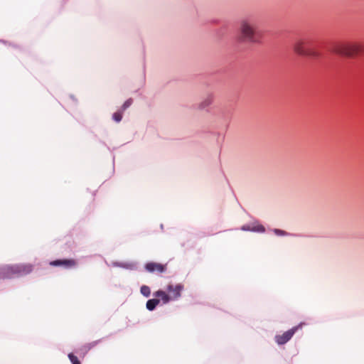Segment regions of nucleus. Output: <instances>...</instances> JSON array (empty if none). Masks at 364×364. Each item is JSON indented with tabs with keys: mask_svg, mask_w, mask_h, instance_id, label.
Instances as JSON below:
<instances>
[{
	"mask_svg": "<svg viewBox=\"0 0 364 364\" xmlns=\"http://www.w3.org/2000/svg\"><path fill=\"white\" fill-rule=\"evenodd\" d=\"M239 33L241 41L252 43L259 42V33L255 21L252 19H243L240 21Z\"/></svg>",
	"mask_w": 364,
	"mask_h": 364,
	"instance_id": "f257e3e1",
	"label": "nucleus"
},
{
	"mask_svg": "<svg viewBox=\"0 0 364 364\" xmlns=\"http://www.w3.org/2000/svg\"><path fill=\"white\" fill-rule=\"evenodd\" d=\"M112 118L117 122H119L122 118V113L121 112H117L113 114Z\"/></svg>",
	"mask_w": 364,
	"mask_h": 364,
	"instance_id": "2eb2a0df",
	"label": "nucleus"
},
{
	"mask_svg": "<svg viewBox=\"0 0 364 364\" xmlns=\"http://www.w3.org/2000/svg\"><path fill=\"white\" fill-rule=\"evenodd\" d=\"M141 294L146 297H149L151 294L150 288L148 286L143 285L140 289Z\"/></svg>",
	"mask_w": 364,
	"mask_h": 364,
	"instance_id": "f8f14e48",
	"label": "nucleus"
},
{
	"mask_svg": "<svg viewBox=\"0 0 364 364\" xmlns=\"http://www.w3.org/2000/svg\"><path fill=\"white\" fill-rule=\"evenodd\" d=\"M132 102H133L132 99H128L127 100H126L122 107V111L125 110L129 106H131V105L132 104Z\"/></svg>",
	"mask_w": 364,
	"mask_h": 364,
	"instance_id": "dca6fc26",
	"label": "nucleus"
},
{
	"mask_svg": "<svg viewBox=\"0 0 364 364\" xmlns=\"http://www.w3.org/2000/svg\"><path fill=\"white\" fill-rule=\"evenodd\" d=\"M309 41L303 38H297L293 44L294 51L300 55L317 57L318 53L309 48Z\"/></svg>",
	"mask_w": 364,
	"mask_h": 364,
	"instance_id": "20e7f679",
	"label": "nucleus"
},
{
	"mask_svg": "<svg viewBox=\"0 0 364 364\" xmlns=\"http://www.w3.org/2000/svg\"><path fill=\"white\" fill-rule=\"evenodd\" d=\"M145 269L147 272L151 273H163L166 270V264L151 262L146 264Z\"/></svg>",
	"mask_w": 364,
	"mask_h": 364,
	"instance_id": "0eeeda50",
	"label": "nucleus"
},
{
	"mask_svg": "<svg viewBox=\"0 0 364 364\" xmlns=\"http://www.w3.org/2000/svg\"><path fill=\"white\" fill-rule=\"evenodd\" d=\"M154 296L156 297L161 298L164 304H167L171 299L170 294H166L165 291L162 290L156 291L154 293Z\"/></svg>",
	"mask_w": 364,
	"mask_h": 364,
	"instance_id": "1a4fd4ad",
	"label": "nucleus"
},
{
	"mask_svg": "<svg viewBox=\"0 0 364 364\" xmlns=\"http://www.w3.org/2000/svg\"><path fill=\"white\" fill-rule=\"evenodd\" d=\"M242 230H253V231H260V232H264V228L262 225H259V226H257V228H255L250 229V228H248V227L243 226V227L242 228Z\"/></svg>",
	"mask_w": 364,
	"mask_h": 364,
	"instance_id": "ddd939ff",
	"label": "nucleus"
},
{
	"mask_svg": "<svg viewBox=\"0 0 364 364\" xmlns=\"http://www.w3.org/2000/svg\"><path fill=\"white\" fill-rule=\"evenodd\" d=\"M213 102V98L211 96L207 97L205 99H204L199 105V107L200 109H204L207 107H208L210 105H211Z\"/></svg>",
	"mask_w": 364,
	"mask_h": 364,
	"instance_id": "9b49d317",
	"label": "nucleus"
},
{
	"mask_svg": "<svg viewBox=\"0 0 364 364\" xmlns=\"http://www.w3.org/2000/svg\"><path fill=\"white\" fill-rule=\"evenodd\" d=\"M332 52L340 55L352 58L364 53V45L358 42H337L333 45Z\"/></svg>",
	"mask_w": 364,
	"mask_h": 364,
	"instance_id": "f03ea898",
	"label": "nucleus"
},
{
	"mask_svg": "<svg viewBox=\"0 0 364 364\" xmlns=\"http://www.w3.org/2000/svg\"><path fill=\"white\" fill-rule=\"evenodd\" d=\"M33 271L31 264H18L0 267V279H9L14 276H23Z\"/></svg>",
	"mask_w": 364,
	"mask_h": 364,
	"instance_id": "7ed1b4c3",
	"label": "nucleus"
},
{
	"mask_svg": "<svg viewBox=\"0 0 364 364\" xmlns=\"http://www.w3.org/2000/svg\"><path fill=\"white\" fill-rule=\"evenodd\" d=\"M51 266H63L65 268H72L76 266L77 262L73 259H56L50 262Z\"/></svg>",
	"mask_w": 364,
	"mask_h": 364,
	"instance_id": "6e6552de",
	"label": "nucleus"
},
{
	"mask_svg": "<svg viewBox=\"0 0 364 364\" xmlns=\"http://www.w3.org/2000/svg\"><path fill=\"white\" fill-rule=\"evenodd\" d=\"M183 288L184 287L181 284H178L176 285L168 284L166 289L168 291L171 299L176 300L181 296V293Z\"/></svg>",
	"mask_w": 364,
	"mask_h": 364,
	"instance_id": "423d86ee",
	"label": "nucleus"
},
{
	"mask_svg": "<svg viewBox=\"0 0 364 364\" xmlns=\"http://www.w3.org/2000/svg\"><path fill=\"white\" fill-rule=\"evenodd\" d=\"M301 328V324L293 327L292 328L285 331L282 335H277L274 338L278 345H283L287 343L294 336V334Z\"/></svg>",
	"mask_w": 364,
	"mask_h": 364,
	"instance_id": "39448f33",
	"label": "nucleus"
},
{
	"mask_svg": "<svg viewBox=\"0 0 364 364\" xmlns=\"http://www.w3.org/2000/svg\"><path fill=\"white\" fill-rule=\"evenodd\" d=\"M68 358H69L70 362L72 363V364H80V360H78L77 356H75L73 353H69Z\"/></svg>",
	"mask_w": 364,
	"mask_h": 364,
	"instance_id": "4468645a",
	"label": "nucleus"
},
{
	"mask_svg": "<svg viewBox=\"0 0 364 364\" xmlns=\"http://www.w3.org/2000/svg\"><path fill=\"white\" fill-rule=\"evenodd\" d=\"M275 232L277 234H279V235H283L284 234V232L282 230H277V229L275 230Z\"/></svg>",
	"mask_w": 364,
	"mask_h": 364,
	"instance_id": "f3484780",
	"label": "nucleus"
},
{
	"mask_svg": "<svg viewBox=\"0 0 364 364\" xmlns=\"http://www.w3.org/2000/svg\"><path fill=\"white\" fill-rule=\"evenodd\" d=\"M160 300L159 299H152L147 301L146 306V309L149 311H153L155 309L156 306L159 304Z\"/></svg>",
	"mask_w": 364,
	"mask_h": 364,
	"instance_id": "9d476101",
	"label": "nucleus"
}]
</instances>
